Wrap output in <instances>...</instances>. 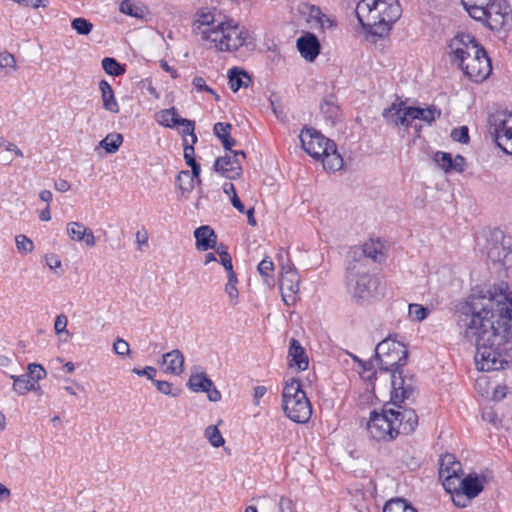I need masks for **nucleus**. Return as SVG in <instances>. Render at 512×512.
I'll list each match as a JSON object with an SVG mask.
<instances>
[{"label":"nucleus","instance_id":"obj_1","mask_svg":"<svg viewBox=\"0 0 512 512\" xmlns=\"http://www.w3.org/2000/svg\"><path fill=\"white\" fill-rule=\"evenodd\" d=\"M458 325L476 346L475 363L480 371H499L512 365V293L506 283L486 294L472 293Z\"/></svg>","mask_w":512,"mask_h":512},{"label":"nucleus","instance_id":"obj_2","mask_svg":"<svg viewBox=\"0 0 512 512\" xmlns=\"http://www.w3.org/2000/svg\"><path fill=\"white\" fill-rule=\"evenodd\" d=\"M375 358L383 371L391 372L392 399L410 400L416 392V380L413 375L402 369L408 359L406 346L391 337L381 341L375 348Z\"/></svg>","mask_w":512,"mask_h":512},{"label":"nucleus","instance_id":"obj_3","mask_svg":"<svg viewBox=\"0 0 512 512\" xmlns=\"http://www.w3.org/2000/svg\"><path fill=\"white\" fill-rule=\"evenodd\" d=\"M355 13L367 33L384 37L400 18L402 9L398 0H361L356 6Z\"/></svg>","mask_w":512,"mask_h":512},{"label":"nucleus","instance_id":"obj_4","mask_svg":"<svg viewBox=\"0 0 512 512\" xmlns=\"http://www.w3.org/2000/svg\"><path fill=\"white\" fill-rule=\"evenodd\" d=\"M468 14L492 31L506 29L512 24L510 6L506 0H461Z\"/></svg>","mask_w":512,"mask_h":512},{"label":"nucleus","instance_id":"obj_5","mask_svg":"<svg viewBox=\"0 0 512 512\" xmlns=\"http://www.w3.org/2000/svg\"><path fill=\"white\" fill-rule=\"evenodd\" d=\"M346 287L351 296L357 301H367L377 288L378 280L371 274V263L364 257L347 261Z\"/></svg>","mask_w":512,"mask_h":512},{"label":"nucleus","instance_id":"obj_6","mask_svg":"<svg viewBox=\"0 0 512 512\" xmlns=\"http://www.w3.org/2000/svg\"><path fill=\"white\" fill-rule=\"evenodd\" d=\"M282 408L286 417L295 423L304 424L310 420L312 405L299 380L292 378L285 383Z\"/></svg>","mask_w":512,"mask_h":512},{"label":"nucleus","instance_id":"obj_7","mask_svg":"<svg viewBox=\"0 0 512 512\" xmlns=\"http://www.w3.org/2000/svg\"><path fill=\"white\" fill-rule=\"evenodd\" d=\"M250 38V33L233 21L219 22L215 30L203 32V40L209 41L219 51H236Z\"/></svg>","mask_w":512,"mask_h":512},{"label":"nucleus","instance_id":"obj_8","mask_svg":"<svg viewBox=\"0 0 512 512\" xmlns=\"http://www.w3.org/2000/svg\"><path fill=\"white\" fill-rule=\"evenodd\" d=\"M367 431L369 436L376 441H390L398 436L395 422L390 419L388 404L384 405L382 413L371 412Z\"/></svg>","mask_w":512,"mask_h":512},{"label":"nucleus","instance_id":"obj_9","mask_svg":"<svg viewBox=\"0 0 512 512\" xmlns=\"http://www.w3.org/2000/svg\"><path fill=\"white\" fill-rule=\"evenodd\" d=\"M487 257L505 269L512 268V236L495 231L488 243Z\"/></svg>","mask_w":512,"mask_h":512},{"label":"nucleus","instance_id":"obj_10","mask_svg":"<svg viewBox=\"0 0 512 512\" xmlns=\"http://www.w3.org/2000/svg\"><path fill=\"white\" fill-rule=\"evenodd\" d=\"M448 48L452 61L459 66L463 65V62H465L468 57L480 51L482 46L473 35L460 32L449 41Z\"/></svg>","mask_w":512,"mask_h":512},{"label":"nucleus","instance_id":"obj_11","mask_svg":"<svg viewBox=\"0 0 512 512\" xmlns=\"http://www.w3.org/2000/svg\"><path fill=\"white\" fill-rule=\"evenodd\" d=\"M459 67L471 81L476 83L484 81L492 72L490 58L483 47L468 57Z\"/></svg>","mask_w":512,"mask_h":512},{"label":"nucleus","instance_id":"obj_12","mask_svg":"<svg viewBox=\"0 0 512 512\" xmlns=\"http://www.w3.org/2000/svg\"><path fill=\"white\" fill-rule=\"evenodd\" d=\"M404 400L395 401L391 398V402L388 403L390 410V419L395 422V428L398 431V435H408L415 431L418 426V416L414 409L406 408L400 403Z\"/></svg>","mask_w":512,"mask_h":512},{"label":"nucleus","instance_id":"obj_13","mask_svg":"<svg viewBox=\"0 0 512 512\" xmlns=\"http://www.w3.org/2000/svg\"><path fill=\"white\" fill-rule=\"evenodd\" d=\"M183 150L185 162L191 168V172L187 170L181 171L177 176V180L179 182V189L183 193H189L193 190L195 181L198 185H201L202 183L200 178L201 167L195 159L194 147H192V145H188L187 139H184L183 141Z\"/></svg>","mask_w":512,"mask_h":512},{"label":"nucleus","instance_id":"obj_14","mask_svg":"<svg viewBox=\"0 0 512 512\" xmlns=\"http://www.w3.org/2000/svg\"><path fill=\"white\" fill-rule=\"evenodd\" d=\"M300 141L302 148L315 159L321 158L326 151L334 148L333 141L311 128L301 131Z\"/></svg>","mask_w":512,"mask_h":512},{"label":"nucleus","instance_id":"obj_15","mask_svg":"<svg viewBox=\"0 0 512 512\" xmlns=\"http://www.w3.org/2000/svg\"><path fill=\"white\" fill-rule=\"evenodd\" d=\"M230 154L218 157L214 162V170L223 177L231 180L239 178L242 174V160L246 154L242 150L234 151L231 149Z\"/></svg>","mask_w":512,"mask_h":512},{"label":"nucleus","instance_id":"obj_16","mask_svg":"<svg viewBox=\"0 0 512 512\" xmlns=\"http://www.w3.org/2000/svg\"><path fill=\"white\" fill-rule=\"evenodd\" d=\"M420 107L405 106L403 102L393 103L383 111V117L396 126L409 127L414 120H419Z\"/></svg>","mask_w":512,"mask_h":512},{"label":"nucleus","instance_id":"obj_17","mask_svg":"<svg viewBox=\"0 0 512 512\" xmlns=\"http://www.w3.org/2000/svg\"><path fill=\"white\" fill-rule=\"evenodd\" d=\"M493 126L498 147L506 154L512 155V113L497 115Z\"/></svg>","mask_w":512,"mask_h":512},{"label":"nucleus","instance_id":"obj_18","mask_svg":"<svg viewBox=\"0 0 512 512\" xmlns=\"http://www.w3.org/2000/svg\"><path fill=\"white\" fill-rule=\"evenodd\" d=\"M463 476L461 463L453 454L446 453L439 460V478L442 480L443 487L455 490L454 482Z\"/></svg>","mask_w":512,"mask_h":512},{"label":"nucleus","instance_id":"obj_19","mask_svg":"<svg viewBox=\"0 0 512 512\" xmlns=\"http://www.w3.org/2000/svg\"><path fill=\"white\" fill-rule=\"evenodd\" d=\"M364 257L370 263V260L374 262H381L384 259V253L382 251V244L380 241L370 240L364 243L362 249H354L349 252L347 261H354L355 259Z\"/></svg>","mask_w":512,"mask_h":512},{"label":"nucleus","instance_id":"obj_20","mask_svg":"<svg viewBox=\"0 0 512 512\" xmlns=\"http://www.w3.org/2000/svg\"><path fill=\"white\" fill-rule=\"evenodd\" d=\"M297 48L301 56L310 62L314 61L320 53L318 38L309 32L297 39Z\"/></svg>","mask_w":512,"mask_h":512},{"label":"nucleus","instance_id":"obj_21","mask_svg":"<svg viewBox=\"0 0 512 512\" xmlns=\"http://www.w3.org/2000/svg\"><path fill=\"white\" fill-rule=\"evenodd\" d=\"M66 231L70 239L73 241H84L88 247H94L96 245V239L93 232L88 230L81 222H69L66 226Z\"/></svg>","mask_w":512,"mask_h":512},{"label":"nucleus","instance_id":"obj_22","mask_svg":"<svg viewBox=\"0 0 512 512\" xmlns=\"http://www.w3.org/2000/svg\"><path fill=\"white\" fill-rule=\"evenodd\" d=\"M455 485L471 498L477 497L484 488L483 480L475 473L469 474L466 477L460 476L458 482H454L453 486Z\"/></svg>","mask_w":512,"mask_h":512},{"label":"nucleus","instance_id":"obj_23","mask_svg":"<svg viewBox=\"0 0 512 512\" xmlns=\"http://www.w3.org/2000/svg\"><path fill=\"white\" fill-rule=\"evenodd\" d=\"M194 237L196 239V247L200 251H207L216 247L217 235L208 225L198 227L194 231Z\"/></svg>","mask_w":512,"mask_h":512},{"label":"nucleus","instance_id":"obj_24","mask_svg":"<svg viewBox=\"0 0 512 512\" xmlns=\"http://www.w3.org/2000/svg\"><path fill=\"white\" fill-rule=\"evenodd\" d=\"M288 357L290 367H296L298 370H306L308 368L309 361L305 349L294 338L290 340Z\"/></svg>","mask_w":512,"mask_h":512},{"label":"nucleus","instance_id":"obj_25","mask_svg":"<svg viewBox=\"0 0 512 512\" xmlns=\"http://www.w3.org/2000/svg\"><path fill=\"white\" fill-rule=\"evenodd\" d=\"M162 365L166 366L167 372L180 375L183 372L184 355L178 349L165 353L162 356Z\"/></svg>","mask_w":512,"mask_h":512},{"label":"nucleus","instance_id":"obj_26","mask_svg":"<svg viewBox=\"0 0 512 512\" xmlns=\"http://www.w3.org/2000/svg\"><path fill=\"white\" fill-rule=\"evenodd\" d=\"M214 15L211 11L201 9L197 13V18L193 23V31L201 35L203 39V32L206 30H215L216 25Z\"/></svg>","mask_w":512,"mask_h":512},{"label":"nucleus","instance_id":"obj_27","mask_svg":"<svg viewBox=\"0 0 512 512\" xmlns=\"http://www.w3.org/2000/svg\"><path fill=\"white\" fill-rule=\"evenodd\" d=\"M99 89L101 91L103 108L111 113H118L119 105L116 101L111 85L106 80H101L99 82Z\"/></svg>","mask_w":512,"mask_h":512},{"label":"nucleus","instance_id":"obj_28","mask_svg":"<svg viewBox=\"0 0 512 512\" xmlns=\"http://www.w3.org/2000/svg\"><path fill=\"white\" fill-rule=\"evenodd\" d=\"M299 285L300 279L296 269L291 266H282L281 289L296 293L299 290Z\"/></svg>","mask_w":512,"mask_h":512},{"label":"nucleus","instance_id":"obj_29","mask_svg":"<svg viewBox=\"0 0 512 512\" xmlns=\"http://www.w3.org/2000/svg\"><path fill=\"white\" fill-rule=\"evenodd\" d=\"M232 125L230 123L217 122L214 125L213 132L220 139L223 147L227 151L236 145V140L230 136Z\"/></svg>","mask_w":512,"mask_h":512},{"label":"nucleus","instance_id":"obj_30","mask_svg":"<svg viewBox=\"0 0 512 512\" xmlns=\"http://www.w3.org/2000/svg\"><path fill=\"white\" fill-rule=\"evenodd\" d=\"M320 110L327 120H330L334 124L340 116V109L336 103V99L333 95H329L324 98L320 105Z\"/></svg>","mask_w":512,"mask_h":512},{"label":"nucleus","instance_id":"obj_31","mask_svg":"<svg viewBox=\"0 0 512 512\" xmlns=\"http://www.w3.org/2000/svg\"><path fill=\"white\" fill-rule=\"evenodd\" d=\"M11 379L13 380V390L19 395H24L29 391L40 390V386L34 385V382L25 374L20 376L11 375Z\"/></svg>","mask_w":512,"mask_h":512},{"label":"nucleus","instance_id":"obj_32","mask_svg":"<svg viewBox=\"0 0 512 512\" xmlns=\"http://www.w3.org/2000/svg\"><path fill=\"white\" fill-rule=\"evenodd\" d=\"M323 167L329 171H338L343 166V159L340 154L337 152L336 144L334 143V148L330 149V151H326L322 156Z\"/></svg>","mask_w":512,"mask_h":512},{"label":"nucleus","instance_id":"obj_33","mask_svg":"<svg viewBox=\"0 0 512 512\" xmlns=\"http://www.w3.org/2000/svg\"><path fill=\"white\" fill-rule=\"evenodd\" d=\"M229 84L232 91L237 92L241 87H247L248 83L243 79L250 80V76L246 71H243L237 67L229 70L228 73Z\"/></svg>","mask_w":512,"mask_h":512},{"label":"nucleus","instance_id":"obj_34","mask_svg":"<svg viewBox=\"0 0 512 512\" xmlns=\"http://www.w3.org/2000/svg\"><path fill=\"white\" fill-rule=\"evenodd\" d=\"M187 386L194 392H205L209 387H213V382L204 373L191 375Z\"/></svg>","mask_w":512,"mask_h":512},{"label":"nucleus","instance_id":"obj_35","mask_svg":"<svg viewBox=\"0 0 512 512\" xmlns=\"http://www.w3.org/2000/svg\"><path fill=\"white\" fill-rule=\"evenodd\" d=\"M123 143V136L120 133H110L99 143V146L107 153H115Z\"/></svg>","mask_w":512,"mask_h":512},{"label":"nucleus","instance_id":"obj_36","mask_svg":"<svg viewBox=\"0 0 512 512\" xmlns=\"http://www.w3.org/2000/svg\"><path fill=\"white\" fill-rule=\"evenodd\" d=\"M383 512H417V510L406 500L397 498L389 500L385 504Z\"/></svg>","mask_w":512,"mask_h":512},{"label":"nucleus","instance_id":"obj_37","mask_svg":"<svg viewBox=\"0 0 512 512\" xmlns=\"http://www.w3.org/2000/svg\"><path fill=\"white\" fill-rule=\"evenodd\" d=\"M444 489L446 490V492H448L451 495V499H452L454 505L459 508L467 507L469 505V503L471 502V500L473 499L470 496H467L466 494H464V492L461 489H458L456 485H455V490L452 488H448V487H444Z\"/></svg>","mask_w":512,"mask_h":512},{"label":"nucleus","instance_id":"obj_38","mask_svg":"<svg viewBox=\"0 0 512 512\" xmlns=\"http://www.w3.org/2000/svg\"><path fill=\"white\" fill-rule=\"evenodd\" d=\"M102 68L104 71L111 76H120L125 73V68L116 59L111 57H105L102 60Z\"/></svg>","mask_w":512,"mask_h":512},{"label":"nucleus","instance_id":"obj_39","mask_svg":"<svg viewBox=\"0 0 512 512\" xmlns=\"http://www.w3.org/2000/svg\"><path fill=\"white\" fill-rule=\"evenodd\" d=\"M119 10L121 13L129 15L134 18H143L144 10L142 7L137 6L131 0H123L120 3Z\"/></svg>","mask_w":512,"mask_h":512},{"label":"nucleus","instance_id":"obj_40","mask_svg":"<svg viewBox=\"0 0 512 512\" xmlns=\"http://www.w3.org/2000/svg\"><path fill=\"white\" fill-rule=\"evenodd\" d=\"M173 124H176V126H181L180 133L183 137L186 135L191 136V144L194 145L197 142V136L194 133L195 124L193 121L185 119V118H179L176 122L174 121Z\"/></svg>","mask_w":512,"mask_h":512},{"label":"nucleus","instance_id":"obj_41","mask_svg":"<svg viewBox=\"0 0 512 512\" xmlns=\"http://www.w3.org/2000/svg\"><path fill=\"white\" fill-rule=\"evenodd\" d=\"M204 435L210 442V444L214 447L223 446L225 443L224 438L222 437L219 429L214 425L208 426L205 429Z\"/></svg>","mask_w":512,"mask_h":512},{"label":"nucleus","instance_id":"obj_42","mask_svg":"<svg viewBox=\"0 0 512 512\" xmlns=\"http://www.w3.org/2000/svg\"><path fill=\"white\" fill-rule=\"evenodd\" d=\"M355 361H357L362 368V371L360 372V376L364 380L372 383L376 379V371L374 370L373 362L371 360L362 361L358 358H355Z\"/></svg>","mask_w":512,"mask_h":512},{"label":"nucleus","instance_id":"obj_43","mask_svg":"<svg viewBox=\"0 0 512 512\" xmlns=\"http://www.w3.org/2000/svg\"><path fill=\"white\" fill-rule=\"evenodd\" d=\"M236 284H237L236 273L234 271H231V273L228 274V282L225 285V292L228 294V296L230 298V302L232 304L237 303V299H238V295H239L238 290L236 288Z\"/></svg>","mask_w":512,"mask_h":512},{"label":"nucleus","instance_id":"obj_44","mask_svg":"<svg viewBox=\"0 0 512 512\" xmlns=\"http://www.w3.org/2000/svg\"><path fill=\"white\" fill-rule=\"evenodd\" d=\"M71 27L80 35H88L93 29V24L89 20L79 17L72 20Z\"/></svg>","mask_w":512,"mask_h":512},{"label":"nucleus","instance_id":"obj_45","mask_svg":"<svg viewBox=\"0 0 512 512\" xmlns=\"http://www.w3.org/2000/svg\"><path fill=\"white\" fill-rule=\"evenodd\" d=\"M27 370L28 372L25 375L34 382V385H38V381L46 377V371L40 364L31 363Z\"/></svg>","mask_w":512,"mask_h":512},{"label":"nucleus","instance_id":"obj_46","mask_svg":"<svg viewBox=\"0 0 512 512\" xmlns=\"http://www.w3.org/2000/svg\"><path fill=\"white\" fill-rule=\"evenodd\" d=\"M430 313V309L421 304L409 305V316L415 321H423Z\"/></svg>","mask_w":512,"mask_h":512},{"label":"nucleus","instance_id":"obj_47","mask_svg":"<svg viewBox=\"0 0 512 512\" xmlns=\"http://www.w3.org/2000/svg\"><path fill=\"white\" fill-rule=\"evenodd\" d=\"M179 115L176 112L175 108L165 109L161 111V120L159 121L161 125L169 128L176 127V124H173L179 120Z\"/></svg>","mask_w":512,"mask_h":512},{"label":"nucleus","instance_id":"obj_48","mask_svg":"<svg viewBox=\"0 0 512 512\" xmlns=\"http://www.w3.org/2000/svg\"><path fill=\"white\" fill-rule=\"evenodd\" d=\"M434 161L445 172L451 171L452 155L450 153L438 151L434 155Z\"/></svg>","mask_w":512,"mask_h":512},{"label":"nucleus","instance_id":"obj_49","mask_svg":"<svg viewBox=\"0 0 512 512\" xmlns=\"http://www.w3.org/2000/svg\"><path fill=\"white\" fill-rule=\"evenodd\" d=\"M420 112L422 115H419V120L424 121L427 124H432L437 118L441 116V111L435 106H430L425 109L420 108Z\"/></svg>","mask_w":512,"mask_h":512},{"label":"nucleus","instance_id":"obj_50","mask_svg":"<svg viewBox=\"0 0 512 512\" xmlns=\"http://www.w3.org/2000/svg\"><path fill=\"white\" fill-rule=\"evenodd\" d=\"M153 383L156 386L157 390L164 395L177 397L180 394V389H173L172 384L168 381H161L155 379L153 380Z\"/></svg>","mask_w":512,"mask_h":512},{"label":"nucleus","instance_id":"obj_51","mask_svg":"<svg viewBox=\"0 0 512 512\" xmlns=\"http://www.w3.org/2000/svg\"><path fill=\"white\" fill-rule=\"evenodd\" d=\"M17 250L20 253H31L34 250V244L31 239L25 235H18L15 238Z\"/></svg>","mask_w":512,"mask_h":512},{"label":"nucleus","instance_id":"obj_52","mask_svg":"<svg viewBox=\"0 0 512 512\" xmlns=\"http://www.w3.org/2000/svg\"><path fill=\"white\" fill-rule=\"evenodd\" d=\"M451 138L463 144L469 142V130L466 126H461L459 128H454L451 132Z\"/></svg>","mask_w":512,"mask_h":512},{"label":"nucleus","instance_id":"obj_53","mask_svg":"<svg viewBox=\"0 0 512 512\" xmlns=\"http://www.w3.org/2000/svg\"><path fill=\"white\" fill-rule=\"evenodd\" d=\"M67 323L68 319L67 316L64 314H60L56 316L55 323H54V330L57 335H60L62 333H65L67 336H70L69 331L67 330Z\"/></svg>","mask_w":512,"mask_h":512},{"label":"nucleus","instance_id":"obj_54","mask_svg":"<svg viewBox=\"0 0 512 512\" xmlns=\"http://www.w3.org/2000/svg\"><path fill=\"white\" fill-rule=\"evenodd\" d=\"M114 352L119 356H128L130 354V346L127 341L117 338L113 344Z\"/></svg>","mask_w":512,"mask_h":512},{"label":"nucleus","instance_id":"obj_55","mask_svg":"<svg viewBox=\"0 0 512 512\" xmlns=\"http://www.w3.org/2000/svg\"><path fill=\"white\" fill-rule=\"evenodd\" d=\"M273 270L274 264L269 257H265L258 265L259 273L265 278H269Z\"/></svg>","mask_w":512,"mask_h":512},{"label":"nucleus","instance_id":"obj_56","mask_svg":"<svg viewBox=\"0 0 512 512\" xmlns=\"http://www.w3.org/2000/svg\"><path fill=\"white\" fill-rule=\"evenodd\" d=\"M193 86L197 91H205L212 94L216 100L219 99L218 94L209 86L206 85L205 80L202 77H195L192 81Z\"/></svg>","mask_w":512,"mask_h":512},{"label":"nucleus","instance_id":"obj_57","mask_svg":"<svg viewBox=\"0 0 512 512\" xmlns=\"http://www.w3.org/2000/svg\"><path fill=\"white\" fill-rule=\"evenodd\" d=\"M45 261L47 266L57 275H61L62 272H57V269H60L62 266V262L60 258L55 254H47L45 256Z\"/></svg>","mask_w":512,"mask_h":512},{"label":"nucleus","instance_id":"obj_58","mask_svg":"<svg viewBox=\"0 0 512 512\" xmlns=\"http://www.w3.org/2000/svg\"><path fill=\"white\" fill-rule=\"evenodd\" d=\"M15 57L9 52L0 53V67L1 68H15Z\"/></svg>","mask_w":512,"mask_h":512},{"label":"nucleus","instance_id":"obj_59","mask_svg":"<svg viewBox=\"0 0 512 512\" xmlns=\"http://www.w3.org/2000/svg\"><path fill=\"white\" fill-rule=\"evenodd\" d=\"M132 372L138 376H145L147 379L153 382V380H155L154 377L157 373V370L152 366H146L143 369L134 368Z\"/></svg>","mask_w":512,"mask_h":512},{"label":"nucleus","instance_id":"obj_60","mask_svg":"<svg viewBox=\"0 0 512 512\" xmlns=\"http://www.w3.org/2000/svg\"><path fill=\"white\" fill-rule=\"evenodd\" d=\"M466 166V159L462 155L452 157L451 171L463 172Z\"/></svg>","mask_w":512,"mask_h":512},{"label":"nucleus","instance_id":"obj_61","mask_svg":"<svg viewBox=\"0 0 512 512\" xmlns=\"http://www.w3.org/2000/svg\"><path fill=\"white\" fill-rule=\"evenodd\" d=\"M316 23L320 26L322 30L333 29L337 25L336 21L327 16L326 14H324V17H321Z\"/></svg>","mask_w":512,"mask_h":512},{"label":"nucleus","instance_id":"obj_62","mask_svg":"<svg viewBox=\"0 0 512 512\" xmlns=\"http://www.w3.org/2000/svg\"><path fill=\"white\" fill-rule=\"evenodd\" d=\"M220 262L225 268V270L228 272V274L231 273V271H233L232 258L227 251H223L221 253Z\"/></svg>","mask_w":512,"mask_h":512},{"label":"nucleus","instance_id":"obj_63","mask_svg":"<svg viewBox=\"0 0 512 512\" xmlns=\"http://www.w3.org/2000/svg\"><path fill=\"white\" fill-rule=\"evenodd\" d=\"M54 188H55L57 191H59V192H61V193H64V192H67V191H69V190H70L71 185H70V183H69L67 180H65V179H59V180H56V181L54 182Z\"/></svg>","mask_w":512,"mask_h":512},{"label":"nucleus","instance_id":"obj_64","mask_svg":"<svg viewBox=\"0 0 512 512\" xmlns=\"http://www.w3.org/2000/svg\"><path fill=\"white\" fill-rule=\"evenodd\" d=\"M309 17L317 22L321 17H324V13L319 7L311 5L309 6Z\"/></svg>","mask_w":512,"mask_h":512}]
</instances>
